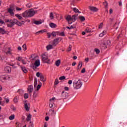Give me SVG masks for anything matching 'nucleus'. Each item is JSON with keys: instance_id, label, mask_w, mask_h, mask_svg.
<instances>
[{"instance_id": "nucleus-39", "label": "nucleus", "mask_w": 127, "mask_h": 127, "mask_svg": "<svg viewBox=\"0 0 127 127\" xmlns=\"http://www.w3.org/2000/svg\"><path fill=\"white\" fill-rule=\"evenodd\" d=\"M72 50V46L71 45H69V47L68 48L67 51L69 52V51H71Z\"/></svg>"}, {"instance_id": "nucleus-41", "label": "nucleus", "mask_w": 127, "mask_h": 127, "mask_svg": "<svg viewBox=\"0 0 127 127\" xmlns=\"http://www.w3.org/2000/svg\"><path fill=\"white\" fill-rule=\"evenodd\" d=\"M95 51L96 54H99L100 53V50H99L98 49H95Z\"/></svg>"}, {"instance_id": "nucleus-43", "label": "nucleus", "mask_w": 127, "mask_h": 127, "mask_svg": "<svg viewBox=\"0 0 127 127\" xmlns=\"http://www.w3.org/2000/svg\"><path fill=\"white\" fill-rule=\"evenodd\" d=\"M8 51L6 53V54H9L10 55L11 54V52H10V48H8Z\"/></svg>"}, {"instance_id": "nucleus-59", "label": "nucleus", "mask_w": 127, "mask_h": 127, "mask_svg": "<svg viewBox=\"0 0 127 127\" xmlns=\"http://www.w3.org/2000/svg\"><path fill=\"white\" fill-rule=\"evenodd\" d=\"M86 72V69L85 68H83L81 70V73H85Z\"/></svg>"}, {"instance_id": "nucleus-35", "label": "nucleus", "mask_w": 127, "mask_h": 127, "mask_svg": "<svg viewBox=\"0 0 127 127\" xmlns=\"http://www.w3.org/2000/svg\"><path fill=\"white\" fill-rule=\"evenodd\" d=\"M18 101V98L17 96H16L13 100L14 102L15 103H17V101Z\"/></svg>"}, {"instance_id": "nucleus-22", "label": "nucleus", "mask_w": 127, "mask_h": 127, "mask_svg": "<svg viewBox=\"0 0 127 127\" xmlns=\"http://www.w3.org/2000/svg\"><path fill=\"white\" fill-rule=\"evenodd\" d=\"M26 121L27 122H29V121H31V115L29 114L27 116Z\"/></svg>"}, {"instance_id": "nucleus-10", "label": "nucleus", "mask_w": 127, "mask_h": 127, "mask_svg": "<svg viewBox=\"0 0 127 127\" xmlns=\"http://www.w3.org/2000/svg\"><path fill=\"white\" fill-rule=\"evenodd\" d=\"M13 21V20H8L7 19L6 20V22H9V24H7V26L8 27H12V22Z\"/></svg>"}, {"instance_id": "nucleus-28", "label": "nucleus", "mask_w": 127, "mask_h": 127, "mask_svg": "<svg viewBox=\"0 0 127 127\" xmlns=\"http://www.w3.org/2000/svg\"><path fill=\"white\" fill-rule=\"evenodd\" d=\"M37 86V78H35L34 79V87H36Z\"/></svg>"}, {"instance_id": "nucleus-30", "label": "nucleus", "mask_w": 127, "mask_h": 127, "mask_svg": "<svg viewBox=\"0 0 127 127\" xmlns=\"http://www.w3.org/2000/svg\"><path fill=\"white\" fill-rule=\"evenodd\" d=\"M82 66H83V63L82 62H79L78 65V68L79 69V67L81 68Z\"/></svg>"}, {"instance_id": "nucleus-17", "label": "nucleus", "mask_w": 127, "mask_h": 127, "mask_svg": "<svg viewBox=\"0 0 127 127\" xmlns=\"http://www.w3.org/2000/svg\"><path fill=\"white\" fill-rule=\"evenodd\" d=\"M60 64H61V61L60 60H58L55 63V65L57 66V67L59 66Z\"/></svg>"}, {"instance_id": "nucleus-2", "label": "nucleus", "mask_w": 127, "mask_h": 127, "mask_svg": "<svg viewBox=\"0 0 127 127\" xmlns=\"http://www.w3.org/2000/svg\"><path fill=\"white\" fill-rule=\"evenodd\" d=\"M77 16H78V14H75L72 16L70 15H68L65 17V19H66L68 24H72V22H75V21H76Z\"/></svg>"}, {"instance_id": "nucleus-44", "label": "nucleus", "mask_w": 127, "mask_h": 127, "mask_svg": "<svg viewBox=\"0 0 127 127\" xmlns=\"http://www.w3.org/2000/svg\"><path fill=\"white\" fill-rule=\"evenodd\" d=\"M66 78V77L64 76H61L59 78V79L61 80V81H62V80H64Z\"/></svg>"}, {"instance_id": "nucleus-49", "label": "nucleus", "mask_w": 127, "mask_h": 127, "mask_svg": "<svg viewBox=\"0 0 127 127\" xmlns=\"http://www.w3.org/2000/svg\"><path fill=\"white\" fill-rule=\"evenodd\" d=\"M103 24H103V23H100V24L98 28H99V29H101V28H102L103 27Z\"/></svg>"}, {"instance_id": "nucleus-25", "label": "nucleus", "mask_w": 127, "mask_h": 127, "mask_svg": "<svg viewBox=\"0 0 127 127\" xmlns=\"http://www.w3.org/2000/svg\"><path fill=\"white\" fill-rule=\"evenodd\" d=\"M85 32H86L87 33H89L90 32H91L92 31V30L89 28H87L85 30Z\"/></svg>"}, {"instance_id": "nucleus-11", "label": "nucleus", "mask_w": 127, "mask_h": 127, "mask_svg": "<svg viewBox=\"0 0 127 127\" xmlns=\"http://www.w3.org/2000/svg\"><path fill=\"white\" fill-rule=\"evenodd\" d=\"M61 97L63 99H66V98H68V94L67 93H65L64 91H63Z\"/></svg>"}, {"instance_id": "nucleus-29", "label": "nucleus", "mask_w": 127, "mask_h": 127, "mask_svg": "<svg viewBox=\"0 0 127 127\" xmlns=\"http://www.w3.org/2000/svg\"><path fill=\"white\" fill-rule=\"evenodd\" d=\"M49 114H50V115H54L55 114H56V113H55V112L54 111V110H50L49 111Z\"/></svg>"}, {"instance_id": "nucleus-9", "label": "nucleus", "mask_w": 127, "mask_h": 127, "mask_svg": "<svg viewBox=\"0 0 127 127\" xmlns=\"http://www.w3.org/2000/svg\"><path fill=\"white\" fill-rule=\"evenodd\" d=\"M4 70L6 73H10L11 72V68L8 66L5 67Z\"/></svg>"}, {"instance_id": "nucleus-52", "label": "nucleus", "mask_w": 127, "mask_h": 127, "mask_svg": "<svg viewBox=\"0 0 127 127\" xmlns=\"http://www.w3.org/2000/svg\"><path fill=\"white\" fill-rule=\"evenodd\" d=\"M11 77L7 75V76H6L5 80H9V79H11Z\"/></svg>"}, {"instance_id": "nucleus-57", "label": "nucleus", "mask_w": 127, "mask_h": 127, "mask_svg": "<svg viewBox=\"0 0 127 127\" xmlns=\"http://www.w3.org/2000/svg\"><path fill=\"white\" fill-rule=\"evenodd\" d=\"M0 23H1V24H4V21L1 19H0Z\"/></svg>"}, {"instance_id": "nucleus-34", "label": "nucleus", "mask_w": 127, "mask_h": 127, "mask_svg": "<svg viewBox=\"0 0 127 127\" xmlns=\"http://www.w3.org/2000/svg\"><path fill=\"white\" fill-rule=\"evenodd\" d=\"M79 19H80L81 21H84V20H85V17L83 16H79Z\"/></svg>"}, {"instance_id": "nucleus-31", "label": "nucleus", "mask_w": 127, "mask_h": 127, "mask_svg": "<svg viewBox=\"0 0 127 127\" xmlns=\"http://www.w3.org/2000/svg\"><path fill=\"white\" fill-rule=\"evenodd\" d=\"M52 36H53L54 37H55V36H56V35H57V32H52Z\"/></svg>"}, {"instance_id": "nucleus-42", "label": "nucleus", "mask_w": 127, "mask_h": 127, "mask_svg": "<svg viewBox=\"0 0 127 127\" xmlns=\"http://www.w3.org/2000/svg\"><path fill=\"white\" fill-rule=\"evenodd\" d=\"M22 48H23L24 51H25L26 50V45L24 44V45L22 46Z\"/></svg>"}, {"instance_id": "nucleus-40", "label": "nucleus", "mask_w": 127, "mask_h": 127, "mask_svg": "<svg viewBox=\"0 0 127 127\" xmlns=\"http://www.w3.org/2000/svg\"><path fill=\"white\" fill-rule=\"evenodd\" d=\"M2 119H4V115H3V114H0V120Z\"/></svg>"}, {"instance_id": "nucleus-8", "label": "nucleus", "mask_w": 127, "mask_h": 127, "mask_svg": "<svg viewBox=\"0 0 127 127\" xmlns=\"http://www.w3.org/2000/svg\"><path fill=\"white\" fill-rule=\"evenodd\" d=\"M13 11H14V8L12 7H10V8L8 9V12L10 13V15H14V13Z\"/></svg>"}, {"instance_id": "nucleus-4", "label": "nucleus", "mask_w": 127, "mask_h": 127, "mask_svg": "<svg viewBox=\"0 0 127 127\" xmlns=\"http://www.w3.org/2000/svg\"><path fill=\"white\" fill-rule=\"evenodd\" d=\"M62 40V38H57L56 39H55L54 41L52 42V44L53 46H56L58 43H59L60 41H61Z\"/></svg>"}, {"instance_id": "nucleus-5", "label": "nucleus", "mask_w": 127, "mask_h": 127, "mask_svg": "<svg viewBox=\"0 0 127 127\" xmlns=\"http://www.w3.org/2000/svg\"><path fill=\"white\" fill-rule=\"evenodd\" d=\"M42 59L44 63L49 64V62H50V60L48 59V57L45 54H44L42 56Z\"/></svg>"}, {"instance_id": "nucleus-36", "label": "nucleus", "mask_w": 127, "mask_h": 127, "mask_svg": "<svg viewBox=\"0 0 127 127\" xmlns=\"http://www.w3.org/2000/svg\"><path fill=\"white\" fill-rule=\"evenodd\" d=\"M44 30H40V31H39L36 32V34L38 35V34H39V33H43V32H45Z\"/></svg>"}, {"instance_id": "nucleus-55", "label": "nucleus", "mask_w": 127, "mask_h": 127, "mask_svg": "<svg viewBox=\"0 0 127 127\" xmlns=\"http://www.w3.org/2000/svg\"><path fill=\"white\" fill-rule=\"evenodd\" d=\"M37 96V94H36V93L34 92L33 95V98H36Z\"/></svg>"}, {"instance_id": "nucleus-7", "label": "nucleus", "mask_w": 127, "mask_h": 127, "mask_svg": "<svg viewBox=\"0 0 127 127\" xmlns=\"http://www.w3.org/2000/svg\"><path fill=\"white\" fill-rule=\"evenodd\" d=\"M12 24L11 26H13L15 24H17V25H18V26H21V24L20 22H19L17 19H13V21L12 22Z\"/></svg>"}, {"instance_id": "nucleus-58", "label": "nucleus", "mask_w": 127, "mask_h": 127, "mask_svg": "<svg viewBox=\"0 0 127 127\" xmlns=\"http://www.w3.org/2000/svg\"><path fill=\"white\" fill-rule=\"evenodd\" d=\"M72 83H73V81L71 80H69L68 82V84H69V85L72 84Z\"/></svg>"}, {"instance_id": "nucleus-32", "label": "nucleus", "mask_w": 127, "mask_h": 127, "mask_svg": "<svg viewBox=\"0 0 127 127\" xmlns=\"http://www.w3.org/2000/svg\"><path fill=\"white\" fill-rule=\"evenodd\" d=\"M50 17L51 19H53V18H54V15H53V13L52 12L50 13Z\"/></svg>"}, {"instance_id": "nucleus-37", "label": "nucleus", "mask_w": 127, "mask_h": 127, "mask_svg": "<svg viewBox=\"0 0 127 127\" xmlns=\"http://www.w3.org/2000/svg\"><path fill=\"white\" fill-rule=\"evenodd\" d=\"M40 88H41V83H40V84H39L37 85V91H39V89H40Z\"/></svg>"}, {"instance_id": "nucleus-56", "label": "nucleus", "mask_w": 127, "mask_h": 127, "mask_svg": "<svg viewBox=\"0 0 127 127\" xmlns=\"http://www.w3.org/2000/svg\"><path fill=\"white\" fill-rule=\"evenodd\" d=\"M21 9H22V8L16 7V10L19 11V10H21Z\"/></svg>"}, {"instance_id": "nucleus-45", "label": "nucleus", "mask_w": 127, "mask_h": 127, "mask_svg": "<svg viewBox=\"0 0 127 127\" xmlns=\"http://www.w3.org/2000/svg\"><path fill=\"white\" fill-rule=\"evenodd\" d=\"M24 99H28V94L25 93L24 96Z\"/></svg>"}, {"instance_id": "nucleus-60", "label": "nucleus", "mask_w": 127, "mask_h": 127, "mask_svg": "<svg viewBox=\"0 0 127 127\" xmlns=\"http://www.w3.org/2000/svg\"><path fill=\"white\" fill-rule=\"evenodd\" d=\"M36 75L37 76V77H40V73L37 72Z\"/></svg>"}, {"instance_id": "nucleus-62", "label": "nucleus", "mask_w": 127, "mask_h": 127, "mask_svg": "<svg viewBox=\"0 0 127 127\" xmlns=\"http://www.w3.org/2000/svg\"><path fill=\"white\" fill-rule=\"evenodd\" d=\"M104 4L105 7H107L108 6V3L107 2H104Z\"/></svg>"}, {"instance_id": "nucleus-21", "label": "nucleus", "mask_w": 127, "mask_h": 127, "mask_svg": "<svg viewBox=\"0 0 127 127\" xmlns=\"http://www.w3.org/2000/svg\"><path fill=\"white\" fill-rule=\"evenodd\" d=\"M47 50H50V49H52L53 48V45H49L46 47Z\"/></svg>"}, {"instance_id": "nucleus-24", "label": "nucleus", "mask_w": 127, "mask_h": 127, "mask_svg": "<svg viewBox=\"0 0 127 127\" xmlns=\"http://www.w3.org/2000/svg\"><path fill=\"white\" fill-rule=\"evenodd\" d=\"M15 117V116H14V115H12L9 117V120H10V121H12Z\"/></svg>"}, {"instance_id": "nucleus-33", "label": "nucleus", "mask_w": 127, "mask_h": 127, "mask_svg": "<svg viewBox=\"0 0 127 127\" xmlns=\"http://www.w3.org/2000/svg\"><path fill=\"white\" fill-rule=\"evenodd\" d=\"M6 76L5 75H1L0 77V80H5Z\"/></svg>"}, {"instance_id": "nucleus-50", "label": "nucleus", "mask_w": 127, "mask_h": 127, "mask_svg": "<svg viewBox=\"0 0 127 127\" xmlns=\"http://www.w3.org/2000/svg\"><path fill=\"white\" fill-rule=\"evenodd\" d=\"M16 60H18V61H21L22 60V58H20V57H18V58H16Z\"/></svg>"}, {"instance_id": "nucleus-51", "label": "nucleus", "mask_w": 127, "mask_h": 127, "mask_svg": "<svg viewBox=\"0 0 127 127\" xmlns=\"http://www.w3.org/2000/svg\"><path fill=\"white\" fill-rule=\"evenodd\" d=\"M5 101L6 102V104H8V103H9V99L8 98H5Z\"/></svg>"}, {"instance_id": "nucleus-61", "label": "nucleus", "mask_w": 127, "mask_h": 127, "mask_svg": "<svg viewBox=\"0 0 127 127\" xmlns=\"http://www.w3.org/2000/svg\"><path fill=\"white\" fill-rule=\"evenodd\" d=\"M49 107L50 108H53V103H50Z\"/></svg>"}, {"instance_id": "nucleus-12", "label": "nucleus", "mask_w": 127, "mask_h": 127, "mask_svg": "<svg viewBox=\"0 0 127 127\" xmlns=\"http://www.w3.org/2000/svg\"><path fill=\"white\" fill-rule=\"evenodd\" d=\"M100 47L102 49H106L108 47V45L105 43H103L100 45Z\"/></svg>"}, {"instance_id": "nucleus-27", "label": "nucleus", "mask_w": 127, "mask_h": 127, "mask_svg": "<svg viewBox=\"0 0 127 127\" xmlns=\"http://www.w3.org/2000/svg\"><path fill=\"white\" fill-rule=\"evenodd\" d=\"M40 78L41 79V81H42V82H45V80H44V76H43V75H40Z\"/></svg>"}, {"instance_id": "nucleus-3", "label": "nucleus", "mask_w": 127, "mask_h": 127, "mask_svg": "<svg viewBox=\"0 0 127 127\" xmlns=\"http://www.w3.org/2000/svg\"><path fill=\"white\" fill-rule=\"evenodd\" d=\"M83 85V82L80 79H78L77 81L75 80L73 82V87L74 90H78L81 89Z\"/></svg>"}, {"instance_id": "nucleus-14", "label": "nucleus", "mask_w": 127, "mask_h": 127, "mask_svg": "<svg viewBox=\"0 0 127 127\" xmlns=\"http://www.w3.org/2000/svg\"><path fill=\"white\" fill-rule=\"evenodd\" d=\"M28 91L29 93H32L33 91V86L32 85H30L28 87Z\"/></svg>"}, {"instance_id": "nucleus-23", "label": "nucleus", "mask_w": 127, "mask_h": 127, "mask_svg": "<svg viewBox=\"0 0 127 127\" xmlns=\"http://www.w3.org/2000/svg\"><path fill=\"white\" fill-rule=\"evenodd\" d=\"M106 33H107V31H103L102 33L99 34L100 37H103L104 35H105Z\"/></svg>"}, {"instance_id": "nucleus-54", "label": "nucleus", "mask_w": 127, "mask_h": 127, "mask_svg": "<svg viewBox=\"0 0 127 127\" xmlns=\"http://www.w3.org/2000/svg\"><path fill=\"white\" fill-rule=\"evenodd\" d=\"M47 35H48V38H50V37H51V35H52L50 33H47Z\"/></svg>"}, {"instance_id": "nucleus-19", "label": "nucleus", "mask_w": 127, "mask_h": 127, "mask_svg": "<svg viewBox=\"0 0 127 127\" xmlns=\"http://www.w3.org/2000/svg\"><path fill=\"white\" fill-rule=\"evenodd\" d=\"M50 26H51L52 27V28H55L57 27V25H56L53 23H51L50 24Z\"/></svg>"}, {"instance_id": "nucleus-48", "label": "nucleus", "mask_w": 127, "mask_h": 127, "mask_svg": "<svg viewBox=\"0 0 127 127\" xmlns=\"http://www.w3.org/2000/svg\"><path fill=\"white\" fill-rule=\"evenodd\" d=\"M59 83V81H58V79H56L55 81V85H57Z\"/></svg>"}, {"instance_id": "nucleus-13", "label": "nucleus", "mask_w": 127, "mask_h": 127, "mask_svg": "<svg viewBox=\"0 0 127 127\" xmlns=\"http://www.w3.org/2000/svg\"><path fill=\"white\" fill-rule=\"evenodd\" d=\"M89 9H90V10H92V11H98V8L94 6H90Z\"/></svg>"}, {"instance_id": "nucleus-6", "label": "nucleus", "mask_w": 127, "mask_h": 127, "mask_svg": "<svg viewBox=\"0 0 127 127\" xmlns=\"http://www.w3.org/2000/svg\"><path fill=\"white\" fill-rule=\"evenodd\" d=\"M39 66H40V60H36L35 61L34 65L33 66V68L34 69H36V68H37V67H39Z\"/></svg>"}, {"instance_id": "nucleus-15", "label": "nucleus", "mask_w": 127, "mask_h": 127, "mask_svg": "<svg viewBox=\"0 0 127 127\" xmlns=\"http://www.w3.org/2000/svg\"><path fill=\"white\" fill-rule=\"evenodd\" d=\"M21 70H22V71L24 72V73H27V69H26V68H25V67H23L21 65L20 66Z\"/></svg>"}, {"instance_id": "nucleus-53", "label": "nucleus", "mask_w": 127, "mask_h": 127, "mask_svg": "<svg viewBox=\"0 0 127 127\" xmlns=\"http://www.w3.org/2000/svg\"><path fill=\"white\" fill-rule=\"evenodd\" d=\"M60 36H65V34H64V32H62L60 33Z\"/></svg>"}, {"instance_id": "nucleus-47", "label": "nucleus", "mask_w": 127, "mask_h": 127, "mask_svg": "<svg viewBox=\"0 0 127 127\" xmlns=\"http://www.w3.org/2000/svg\"><path fill=\"white\" fill-rule=\"evenodd\" d=\"M26 6H27V7H28L29 8H30V7H31V3H29L27 4L26 5Z\"/></svg>"}, {"instance_id": "nucleus-38", "label": "nucleus", "mask_w": 127, "mask_h": 127, "mask_svg": "<svg viewBox=\"0 0 127 127\" xmlns=\"http://www.w3.org/2000/svg\"><path fill=\"white\" fill-rule=\"evenodd\" d=\"M75 26H72V25H71V26H70V27H66V28L67 29H72L73 28H75Z\"/></svg>"}, {"instance_id": "nucleus-20", "label": "nucleus", "mask_w": 127, "mask_h": 127, "mask_svg": "<svg viewBox=\"0 0 127 127\" xmlns=\"http://www.w3.org/2000/svg\"><path fill=\"white\" fill-rule=\"evenodd\" d=\"M0 33L1 34H4L5 33V30L2 28H0Z\"/></svg>"}, {"instance_id": "nucleus-1", "label": "nucleus", "mask_w": 127, "mask_h": 127, "mask_svg": "<svg viewBox=\"0 0 127 127\" xmlns=\"http://www.w3.org/2000/svg\"><path fill=\"white\" fill-rule=\"evenodd\" d=\"M37 12V11H35L32 9L29 10H26L22 13V16L23 17H31L33 16L35 13Z\"/></svg>"}, {"instance_id": "nucleus-64", "label": "nucleus", "mask_w": 127, "mask_h": 127, "mask_svg": "<svg viewBox=\"0 0 127 127\" xmlns=\"http://www.w3.org/2000/svg\"><path fill=\"white\" fill-rule=\"evenodd\" d=\"M114 21V18H110V22H113Z\"/></svg>"}, {"instance_id": "nucleus-46", "label": "nucleus", "mask_w": 127, "mask_h": 127, "mask_svg": "<svg viewBox=\"0 0 127 127\" xmlns=\"http://www.w3.org/2000/svg\"><path fill=\"white\" fill-rule=\"evenodd\" d=\"M16 17H18V19H22V17L20 16L19 14H16Z\"/></svg>"}, {"instance_id": "nucleus-63", "label": "nucleus", "mask_w": 127, "mask_h": 127, "mask_svg": "<svg viewBox=\"0 0 127 127\" xmlns=\"http://www.w3.org/2000/svg\"><path fill=\"white\" fill-rule=\"evenodd\" d=\"M21 61L22 62V63H23L24 65H25V64H26V63L24 62V60H22Z\"/></svg>"}, {"instance_id": "nucleus-26", "label": "nucleus", "mask_w": 127, "mask_h": 127, "mask_svg": "<svg viewBox=\"0 0 127 127\" xmlns=\"http://www.w3.org/2000/svg\"><path fill=\"white\" fill-rule=\"evenodd\" d=\"M73 10L75 13L78 12V13H81V12L79 11V9H77L76 8H73Z\"/></svg>"}, {"instance_id": "nucleus-18", "label": "nucleus", "mask_w": 127, "mask_h": 127, "mask_svg": "<svg viewBox=\"0 0 127 127\" xmlns=\"http://www.w3.org/2000/svg\"><path fill=\"white\" fill-rule=\"evenodd\" d=\"M26 111H29V107H28V105H27V103L25 102L24 103V106Z\"/></svg>"}, {"instance_id": "nucleus-16", "label": "nucleus", "mask_w": 127, "mask_h": 127, "mask_svg": "<svg viewBox=\"0 0 127 127\" xmlns=\"http://www.w3.org/2000/svg\"><path fill=\"white\" fill-rule=\"evenodd\" d=\"M34 23L35 24H36V25H39V24H41V23H42V21H41V20H40V21L35 20L34 21Z\"/></svg>"}]
</instances>
